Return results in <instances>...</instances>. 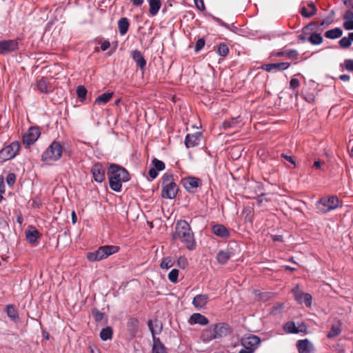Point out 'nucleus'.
<instances>
[{
	"instance_id": "44",
	"label": "nucleus",
	"mask_w": 353,
	"mask_h": 353,
	"mask_svg": "<svg viewBox=\"0 0 353 353\" xmlns=\"http://www.w3.org/2000/svg\"><path fill=\"white\" fill-rule=\"evenodd\" d=\"M351 44L352 43L349 36L344 37L339 41V45L341 46V47L343 48H349L351 46Z\"/></svg>"
},
{
	"instance_id": "20",
	"label": "nucleus",
	"mask_w": 353,
	"mask_h": 353,
	"mask_svg": "<svg viewBox=\"0 0 353 353\" xmlns=\"http://www.w3.org/2000/svg\"><path fill=\"white\" fill-rule=\"evenodd\" d=\"M188 322L190 325L199 324L205 325L208 324L209 321L204 315L199 313H194L191 315Z\"/></svg>"
},
{
	"instance_id": "43",
	"label": "nucleus",
	"mask_w": 353,
	"mask_h": 353,
	"mask_svg": "<svg viewBox=\"0 0 353 353\" xmlns=\"http://www.w3.org/2000/svg\"><path fill=\"white\" fill-rule=\"evenodd\" d=\"M239 117L232 118L230 121H225L223 123V127L225 129L232 128L235 126V124L239 122Z\"/></svg>"
},
{
	"instance_id": "53",
	"label": "nucleus",
	"mask_w": 353,
	"mask_h": 353,
	"mask_svg": "<svg viewBox=\"0 0 353 353\" xmlns=\"http://www.w3.org/2000/svg\"><path fill=\"white\" fill-rule=\"evenodd\" d=\"M196 7L200 10H203L205 9V5L203 0H194Z\"/></svg>"
},
{
	"instance_id": "13",
	"label": "nucleus",
	"mask_w": 353,
	"mask_h": 353,
	"mask_svg": "<svg viewBox=\"0 0 353 353\" xmlns=\"http://www.w3.org/2000/svg\"><path fill=\"white\" fill-rule=\"evenodd\" d=\"M290 64L288 62H281L275 63H266L261 65V69L267 72L282 71L288 69Z\"/></svg>"
},
{
	"instance_id": "38",
	"label": "nucleus",
	"mask_w": 353,
	"mask_h": 353,
	"mask_svg": "<svg viewBox=\"0 0 353 353\" xmlns=\"http://www.w3.org/2000/svg\"><path fill=\"white\" fill-rule=\"evenodd\" d=\"M217 54L221 57H225L229 52V48L225 43H221L217 48Z\"/></svg>"
},
{
	"instance_id": "41",
	"label": "nucleus",
	"mask_w": 353,
	"mask_h": 353,
	"mask_svg": "<svg viewBox=\"0 0 353 353\" xmlns=\"http://www.w3.org/2000/svg\"><path fill=\"white\" fill-rule=\"evenodd\" d=\"M179 270L177 269H172L168 274V279L170 282L175 283L178 281Z\"/></svg>"
},
{
	"instance_id": "1",
	"label": "nucleus",
	"mask_w": 353,
	"mask_h": 353,
	"mask_svg": "<svg viewBox=\"0 0 353 353\" xmlns=\"http://www.w3.org/2000/svg\"><path fill=\"white\" fill-rule=\"evenodd\" d=\"M172 237L174 239H179L189 250H194L196 248L194 233L185 220H179L176 223Z\"/></svg>"
},
{
	"instance_id": "56",
	"label": "nucleus",
	"mask_w": 353,
	"mask_h": 353,
	"mask_svg": "<svg viewBox=\"0 0 353 353\" xmlns=\"http://www.w3.org/2000/svg\"><path fill=\"white\" fill-rule=\"evenodd\" d=\"M110 46V43L108 41H103L101 43V48L103 51L108 50Z\"/></svg>"
},
{
	"instance_id": "11",
	"label": "nucleus",
	"mask_w": 353,
	"mask_h": 353,
	"mask_svg": "<svg viewBox=\"0 0 353 353\" xmlns=\"http://www.w3.org/2000/svg\"><path fill=\"white\" fill-rule=\"evenodd\" d=\"M202 138V133L201 132H196L193 134H188L185 139V145L186 148H194L199 145Z\"/></svg>"
},
{
	"instance_id": "9",
	"label": "nucleus",
	"mask_w": 353,
	"mask_h": 353,
	"mask_svg": "<svg viewBox=\"0 0 353 353\" xmlns=\"http://www.w3.org/2000/svg\"><path fill=\"white\" fill-rule=\"evenodd\" d=\"M41 134V131L38 127H30L28 130L23 135V143L27 146L33 144Z\"/></svg>"
},
{
	"instance_id": "14",
	"label": "nucleus",
	"mask_w": 353,
	"mask_h": 353,
	"mask_svg": "<svg viewBox=\"0 0 353 353\" xmlns=\"http://www.w3.org/2000/svg\"><path fill=\"white\" fill-rule=\"evenodd\" d=\"M299 353H314V347L308 339L299 340L296 343Z\"/></svg>"
},
{
	"instance_id": "62",
	"label": "nucleus",
	"mask_w": 353,
	"mask_h": 353,
	"mask_svg": "<svg viewBox=\"0 0 353 353\" xmlns=\"http://www.w3.org/2000/svg\"><path fill=\"white\" fill-rule=\"evenodd\" d=\"M339 79L343 81H347L350 80V77L348 74H341Z\"/></svg>"
},
{
	"instance_id": "27",
	"label": "nucleus",
	"mask_w": 353,
	"mask_h": 353,
	"mask_svg": "<svg viewBox=\"0 0 353 353\" xmlns=\"http://www.w3.org/2000/svg\"><path fill=\"white\" fill-rule=\"evenodd\" d=\"M37 86L38 90L42 93H48L51 91L52 86L44 78L37 80Z\"/></svg>"
},
{
	"instance_id": "57",
	"label": "nucleus",
	"mask_w": 353,
	"mask_h": 353,
	"mask_svg": "<svg viewBox=\"0 0 353 353\" xmlns=\"http://www.w3.org/2000/svg\"><path fill=\"white\" fill-rule=\"evenodd\" d=\"M158 171L156 170V169H154L153 168H151L150 170H149V175L150 176L154 179H155L157 175H158Z\"/></svg>"
},
{
	"instance_id": "23",
	"label": "nucleus",
	"mask_w": 353,
	"mask_h": 353,
	"mask_svg": "<svg viewBox=\"0 0 353 353\" xmlns=\"http://www.w3.org/2000/svg\"><path fill=\"white\" fill-rule=\"evenodd\" d=\"M131 57L141 70L145 67L146 61L139 50H132L131 52Z\"/></svg>"
},
{
	"instance_id": "18",
	"label": "nucleus",
	"mask_w": 353,
	"mask_h": 353,
	"mask_svg": "<svg viewBox=\"0 0 353 353\" xmlns=\"http://www.w3.org/2000/svg\"><path fill=\"white\" fill-rule=\"evenodd\" d=\"M317 12V8L313 2H310L307 4V6H303L300 9L301 14L306 18H310L314 14H316Z\"/></svg>"
},
{
	"instance_id": "37",
	"label": "nucleus",
	"mask_w": 353,
	"mask_h": 353,
	"mask_svg": "<svg viewBox=\"0 0 353 353\" xmlns=\"http://www.w3.org/2000/svg\"><path fill=\"white\" fill-rule=\"evenodd\" d=\"M313 45H319L323 42V37L319 33H312L308 39Z\"/></svg>"
},
{
	"instance_id": "59",
	"label": "nucleus",
	"mask_w": 353,
	"mask_h": 353,
	"mask_svg": "<svg viewBox=\"0 0 353 353\" xmlns=\"http://www.w3.org/2000/svg\"><path fill=\"white\" fill-rule=\"evenodd\" d=\"M281 157L290 162L292 164H293L295 166V162L293 160L292 157L291 156L286 155L285 154H281Z\"/></svg>"
},
{
	"instance_id": "16",
	"label": "nucleus",
	"mask_w": 353,
	"mask_h": 353,
	"mask_svg": "<svg viewBox=\"0 0 353 353\" xmlns=\"http://www.w3.org/2000/svg\"><path fill=\"white\" fill-rule=\"evenodd\" d=\"M212 231L214 234L221 238L228 239L230 236L228 229L221 224L214 225L212 227Z\"/></svg>"
},
{
	"instance_id": "34",
	"label": "nucleus",
	"mask_w": 353,
	"mask_h": 353,
	"mask_svg": "<svg viewBox=\"0 0 353 353\" xmlns=\"http://www.w3.org/2000/svg\"><path fill=\"white\" fill-rule=\"evenodd\" d=\"M6 313L8 317L13 321L17 322L19 321V316L18 312L13 305H7Z\"/></svg>"
},
{
	"instance_id": "48",
	"label": "nucleus",
	"mask_w": 353,
	"mask_h": 353,
	"mask_svg": "<svg viewBox=\"0 0 353 353\" xmlns=\"http://www.w3.org/2000/svg\"><path fill=\"white\" fill-rule=\"evenodd\" d=\"M312 296L308 293H305V295H303V303H304L307 307H310L312 305Z\"/></svg>"
},
{
	"instance_id": "55",
	"label": "nucleus",
	"mask_w": 353,
	"mask_h": 353,
	"mask_svg": "<svg viewBox=\"0 0 353 353\" xmlns=\"http://www.w3.org/2000/svg\"><path fill=\"white\" fill-rule=\"evenodd\" d=\"M343 18H344L345 21V20L353 19V12L352 10H347L345 12Z\"/></svg>"
},
{
	"instance_id": "54",
	"label": "nucleus",
	"mask_w": 353,
	"mask_h": 353,
	"mask_svg": "<svg viewBox=\"0 0 353 353\" xmlns=\"http://www.w3.org/2000/svg\"><path fill=\"white\" fill-rule=\"evenodd\" d=\"M311 24L310 25H307V26L304 27L303 28V34H301L299 36V39L300 41H305L306 40V37L305 35V34L306 33V31L309 29V26H310Z\"/></svg>"
},
{
	"instance_id": "45",
	"label": "nucleus",
	"mask_w": 353,
	"mask_h": 353,
	"mask_svg": "<svg viewBox=\"0 0 353 353\" xmlns=\"http://www.w3.org/2000/svg\"><path fill=\"white\" fill-rule=\"evenodd\" d=\"M285 55L290 59H297L299 57V52L296 50H286Z\"/></svg>"
},
{
	"instance_id": "50",
	"label": "nucleus",
	"mask_w": 353,
	"mask_h": 353,
	"mask_svg": "<svg viewBox=\"0 0 353 353\" xmlns=\"http://www.w3.org/2000/svg\"><path fill=\"white\" fill-rule=\"evenodd\" d=\"M344 65L346 70L353 71V59H345Z\"/></svg>"
},
{
	"instance_id": "22",
	"label": "nucleus",
	"mask_w": 353,
	"mask_h": 353,
	"mask_svg": "<svg viewBox=\"0 0 353 353\" xmlns=\"http://www.w3.org/2000/svg\"><path fill=\"white\" fill-rule=\"evenodd\" d=\"M208 299V294H198L194 297L192 304L196 308H202L207 305Z\"/></svg>"
},
{
	"instance_id": "32",
	"label": "nucleus",
	"mask_w": 353,
	"mask_h": 353,
	"mask_svg": "<svg viewBox=\"0 0 353 353\" xmlns=\"http://www.w3.org/2000/svg\"><path fill=\"white\" fill-rule=\"evenodd\" d=\"M231 257V252L229 250H221L216 254V260L221 264L225 263Z\"/></svg>"
},
{
	"instance_id": "24",
	"label": "nucleus",
	"mask_w": 353,
	"mask_h": 353,
	"mask_svg": "<svg viewBox=\"0 0 353 353\" xmlns=\"http://www.w3.org/2000/svg\"><path fill=\"white\" fill-rule=\"evenodd\" d=\"M284 329L288 333H299L305 331L306 327L304 324H303L297 327L294 322L290 321L285 325Z\"/></svg>"
},
{
	"instance_id": "21",
	"label": "nucleus",
	"mask_w": 353,
	"mask_h": 353,
	"mask_svg": "<svg viewBox=\"0 0 353 353\" xmlns=\"http://www.w3.org/2000/svg\"><path fill=\"white\" fill-rule=\"evenodd\" d=\"M201 340L204 343H208L213 339H216V336L214 333L212 325L203 330L201 334Z\"/></svg>"
},
{
	"instance_id": "36",
	"label": "nucleus",
	"mask_w": 353,
	"mask_h": 353,
	"mask_svg": "<svg viewBox=\"0 0 353 353\" xmlns=\"http://www.w3.org/2000/svg\"><path fill=\"white\" fill-rule=\"evenodd\" d=\"M174 264V260L172 256H167L163 259L160 267L162 269H169L172 268Z\"/></svg>"
},
{
	"instance_id": "58",
	"label": "nucleus",
	"mask_w": 353,
	"mask_h": 353,
	"mask_svg": "<svg viewBox=\"0 0 353 353\" xmlns=\"http://www.w3.org/2000/svg\"><path fill=\"white\" fill-rule=\"evenodd\" d=\"M103 313L99 312V311H97L95 313H94V319L97 321H101L103 318Z\"/></svg>"
},
{
	"instance_id": "64",
	"label": "nucleus",
	"mask_w": 353,
	"mask_h": 353,
	"mask_svg": "<svg viewBox=\"0 0 353 353\" xmlns=\"http://www.w3.org/2000/svg\"><path fill=\"white\" fill-rule=\"evenodd\" d=\"M274 241H282L283 236L281 235H274L272 237Z\"/></svg>"
},
{
	"instance_id": "60",
	"label": "nucleus",
	"mask_w": 353,
	"mask_h": 353,
	"mask_svg": "<svg viewBox=\"0 0 353 353\" xmlns=\"http://www.w3.org/2000/svg\"><path fill=\"white\" fill-rule=\"evenodd\" d=\"M130 1L137 7L141 6L144 2L143 0H130Z\"/></svg>"
},
{
	"instance_id": "40",
	"label": "nucleus",
	"mask_w": 353,
	"mask_h": 353,
	"mask_svg": "<svg viewBox=\"0 0 353 353\" xmlns=\"http://www.w3.org/2000/svg\"><path fill=\"white\" fill-rule=\"evenodd\" d=\"M152 163L153 165L152 168L157 171H161L165 169V163L156 158L152 159Z\"/></svg>"
},
{
	"instance_id": "63",
	"label": "nucleus",
	"mask_w": 353,
	"mask_h": 353,
	"mask_svg": "<svg viewBox=\"0 0 353 353\" xmlns=\"http://www.w3.org/2000/svg\"><path fill=\"white\" fill-rule=\"evenodd\" d=\"M71 216H72V224H75L77 221V215H76V213L74 211L72 212Z\"/></svg>"
},
{
	"instance_id": "26",
	"label": "nucleus",
	"mask_w": 353,
	"mask_h": 353,
	"mask_svg": "<svg viewBox=\"0 0 353 353\" xmlns=\"http://www.w3.org/2000/svg\"><path fill=\"white\" fill-rule=\"evenodd\" d=\"M139 321L137 319H130L127 323V330L131 337H134L138 330Z\"/></svg>"
},
{
	"instance_id": "52",
	"label": "nucleus",
	"mask_w": 353,
	"mask_h": 353,
	"mask_svg": "<svg viewBox=\"0 0 353 353\" xmlns=\"http://www.w3.org/2000/svg\"><path fill=\"white\" fill-rule=\"evenodd\" d=\"M343 28L347 30H353V19L345 20L343 23Z\"/></svg>"
},
{
	"instance_id": "51",
	"label": "nucleus",
	"mask_w": 353,
	"mask_h": 353,
	"mask_svg": "<svg viewBox=\"0 0 353 353\" xmlns=\"http://www.w3.org/2000/svg\"><path fill=\"white\" fill-rule=\"evenodd\" d=\"M300 86L299 81L297 79L292 78L290 82V88L291 89H296Z\"/></svg>"
},
{
	"instance_id": "12",
	"label": "nucleus",
	"mask_w": 353,
	"mask_h": 353,
	"mask_svg": "<svg viewBox=\"0 0 353 353\" xmlns=\"http://www.w3.org/2000/svg\"><path fill=\"white\" fill-rule=\"evenodd\" d=\"M18 48L17 40H3L0 41V54H5L15 50Z\"/></svg>"
},
{
	"instance_id": "31",
	"label": "nucleus",
	"mask_w": 353,
	"mask_h": 353,
	"mask_svg": "<svg viewBox=\"0 0 353 353\" xmlns=\"http://www.w3.org/2000/svg\"><path fill=\"white\" fill-rule=\"evenodd\" d=\"M343 34V31L339 28H335L325 32V37L330 39H335L341 37Z\"/></svg>"
},
{
	"instance_id": "15",
	"label": "nucleus",
	"mask_w": 353,
	"mask_h": 353,
	"mask_svg": "<svg viewBox=\"0 0 353 353\" xmlns=\"http://www.w3.org/2000/svg\"><path fill=\"white\" fill-rule=\"evenodd\" d=\"M260 342L261 339L259 337L254 335H250L242 340V345L245 348L249 349L253 352L254 350L260 343Z\"/></svg>"
},
{
	"instance_id": "5",
	"label": "nucleus",
	"mask_w": 353,
	"mask_h": 353,
	"mask_svg": "<svg viewBox=\"0 0 353 353\" xmlns=\"http://www.w3.org/2000/svg\"><path fill=\"white\" fill-rule=\"evenodd\" d=\"M119 248L115 245L101 246L94 252H88L87 258L90 261H98L106 259L109 256L117 253Z\"/></svg>"
},
{
	"instance_id": "17",
	"label": "nucleus",
	"mask_w": 353,
	"mask_h": 353,
	"mask_svg": "<svg viewBox=\"0 0 353 353\" xmlns=\"http://www.w3.org/2000/svg\"><path fill=\"white\" fill-rule=\"evenodd\" d=\"M216 339L226 336L230 332V327L226 323H216L212 325Z\"/></svg>"
},
{
	"instance_id": "49",
	"label": "nucleus",
	"mask_w": 353,
	"mask_h": 353,
	"mask_svg": "<svg viewBox=\"0 0 353 353\" xmlns=\"http://www.w3.org/2000/svg\"><path fill=\"white\" fill-rule=\"evenodd\" d=\"M6 181L10 186L13 185L16 181V175L14 173H10L6 177Z\"/></svg>"
},
{
	"instance_id": "3",
	"label": "nucleus",
	"mask_w": 353,
	"mask_h": 353,
	"mask_svg": "<svg viewBox=\"0 0 353 353\" xmlns=\"http://www.w3.org/2000/svg\"><path fill=\"white\" fill-rule=\"evenodd\" d=\"M62 153L63 148L61 145L54 141L43 152L41 160L47 163H52L58 161L61 157Z\"/></svg>"
},
{
	"instance_id": "6",
	"label": "nucleus",
	"mask_w": 353,
	"mask_h": 353,
	"mask_svg": "<svg viewBox=\"0 0 353 353\" xmlns=\"http://www.w3.org/2000/svg\"><path fill=\"white\" fill-rule=\"evenodd\" d=\"M339 205V199L336 196H331L328 198H322L316 203V208L319 212L327 213L336 209Z\"/></svg>"
},
{
	"instance_id": "7",
	"label": "nucleus",
	"mask_w": 353,
	"mask_h": 353,
	"mask_svg": "<svg viewBox=\"0 0 353 353\" xmlns=\"http://www.w3.org/2000/svg\"><path fill=\"white\" fill-rule=\"evenodd\" d=\"M19 143L17 141L12 142L9 145L3 148L0 150V162H5L13 159L19 150Z\"/></svg>"
},
{
	"instance_id": "28",
	"label": "nucleus",
	"mask_w": 353,
	"mask_h": 353,
	"mask_svg": "<svg viewBox=\"0 0 353 353\" xmlns=\"http://www.w3.org/2000/svg\"><path fill=\"white\" fill-rule=\"evenodd\" d=\"M26 236L27 241L30 243H34L37 241L39 236V232L34 228L32 227L26 231Z\"/></svg>"
},
{
	"instance_id": "47",
	"label": "nucleus",
	"mask_w": 353,
	"mask_h": 353,
	"mask_svg": "<svg viewBox=\"0 0 353 353\" xmlns=\"http://www.w3.org/2000/svg\"><path fill=\"white\" fill-rule=\"evenodd\" d=\"M177 264H178V266L179 268H181V269H185L188 265V261H187L186 258H185L184 256H182L179 257V259L177 260Z\"/></svg>"
},
{
	"instance_id": "8",
	"label": "nucleus",
	"mask_w": 353,
	"mask_h": 353,
	"mask_svg": "<svg viewBox=\"0 0 353 353\" xmlns=\"http://www.w3.org/2000/svg\"><path fill=\"white\" fill-rule=\"evenodd\" d=\"M149 330H150L153 338L154 344L152 347L153 353H167L165 346L161 343L159 339H155L154 335L159 334L161 331V326L156 330L153 325V321L150 320L148 323Z\"/></svg>"
},
{
	"instance_id": "33",
	"label": "nucleus",
	"mask_w": 353,
	"mask_h": 353,
	"mask_svg": "<svg viewBox=\"0 0 353 353\" xmlns=\"http://www.w3.org/2000/svg\"><path fill=\"white\" fill-rule=\"evenodd\" d=\"M118 28L119 33L121 35H124L126 34L129 28V22L127 18L123 17L119 20Z\"/></svg>"
},
{
	"instance_id": "42",
	"label": "nucleus",
	"mask_w": 353,
	"mask_h": 353,
	"mask_svg": "<svg viewBox=\"0 0 353 353\" xmlns=\"http://www.w3.org/2000/svg\"><path fill=\"white\" fill-rule=\"evenodd\" d=\"M77 94L79 99L84 100L86 97L87 90L83 85H79L77 88Z\"/></svg>"
},
{
	"instance_id": "61",
	"label": "nucleus",
	"mask_w": 353,
	"mask_h": 353,
	"mask_svg": "<svg viewBox=\"0 0 353 353\" xmlns=\"http://www.w3.org/2000/svg\"><path fill=\"white\" fill-rule=\"evenodd\" d=\"M286 51H281V52H272L271 56H275V57H283L285 55Z\"/></svg>"
},
{
	"instance_id": "29",
	"label": "nucleus",
	"mask_w": 353,
	"mask_h": 353,
	"mask_svg": "<svg viewBox=\"0 0 353 353\" xmlns=\"http://www.w3.org/2000/svg\"><path fill=\"white\" fill-rule=\"evenodd\" d=\"M149 3V12L152 16H155L159 12L161 7V0H148Z\"/></svg>"
},
{
	"instance_id": "10",
	"label": "nucleus",
	"mask_w": 353,
	"mask_h": 353,
	"mask_svg": "<svg viewBox=\"0 0 353 353\" xmlns=\"http://www.w3.org/2000/svg\"><path fill=\"white\" fill-rule=\"evenodd\" d=\"M94 181L97 183H102L105 179V172L101 163H94L90 170Z\"/></svg>"
},
{
	"instance_id": "2",
	"label": "nucleus",
	"mask_w": 353,
	"mask_h": 353,
	"mask_svg": "<svg viewBox=\"0 0 353 353\" xmlns=\"http://www.w3.org/2000/svg\"><path fill=\"white\" fill-rule=\"evenodd\" d=\"M108 175L110 188L115 192H120L122 183L130 180L128 172L125 168L116 164H111L110 165Z\"/></svg>"
},
{
	"instance_id": "4",
	"label": "nucleus",
	"mask_w": 353,
	"mask_h": 353,
	"mask_svg": "<svg viewBox=\"0 0 353 353\" xmlns=\"http://www.w3.org/2000/svg\"><path fill=\"white\" fill-rule=\"evenodd\" d=\"M178 186L174 182L173 175L165 174L163 176L161 195L164 199H174L178 192Z\"/></svg>"
},
{
	"instance_id": "25",
	"label": "nucleus",
	"mask_w": 353,
	"mask_h": 353,
	"mask_svg": "<svg viewBox=\"0 0 353 353\" xmlns=\"http://www.w3.org/2000/svg\"><path fill=\"white\" fill-rule=\"evenodd\" d=\"M341 323L339 321H336L332 325L330 330L328 332L327 336L329 339L334 338L339 336L341 332Z\"/></svg>"
},
{
	"instance_id": "30",
	"label": "nucleus",
	"mask_w": 353,
	"mask_h": 353,
	"mask_svg": "<svg viewBox=\"0 0 353 353\" xmlns=\"http://www.w3.org/2000/svg\"><path fill=\"white\" fill-rule=\"evenodd\" d=\"M113 97L112 92L103 93L99 97L94 101V104L98 105H103L106 104Z\"/></svg>"
},
{
	"instance_id": "46",
	"label": "nucleus",
	"mask_w": 353,
	"mask_h": 353,
	"mask_svg": "<svg viewBox=\"0 0 353 353\" xmlns=\"http://www.w3.org/2000/svg\"><path fill=\"white\" fill-rule=\"evenodd\" d=\"M205 46V40L203 38L199 39L195 44L194 50L195 52H199Z\"/></svg>"
},
{
	"instance_id": "39",
	"label": "nucleus",
	"mask_w": 353,
	"mask_h": 353,
	"mask_svg": "<svg viewBox=\"0 0 353 353\" xmlns=\"http://www.w3.org/2000/svg\"><path fill=\"white\" fill-rule=\"evenodd\" d=\"M292 292L294 295L295 299L299 303H303V295H305V293L300 292L298 285L292 289Z\"/></svg>"
},
{
	"instance_id": "19",
	"label": "nucleus",
	"mask_w": 353,
	"mask_h": 353,
	"mask_svg": "<svg viewBox=\"0 0 353 353\" xmlns=\"http://www.w3.org/2000/svg\"><path fill=\"white\" fill-rule=\"evenodd\" d=\"M201 182L199 178L188 177L183 180V186L188 191H192L194 188L201 185Z\"/></svg>"
},
{
	"instance_id": "35",
	"label": "nucleus",
	"mask_w": 353,
	"mask_h": 353,
	"mask_svg": "<svg viewBox=\"0 0 353 353\" xmlns=\"http://www.w3.org/2000/svg\"><path fill=\"white\" fill-rule=\"evenodd\" d=\"M113 330L111 327L103 328L100 332V337L103 341H108L112 338Z\"/></svg>"
}]
</instances>
